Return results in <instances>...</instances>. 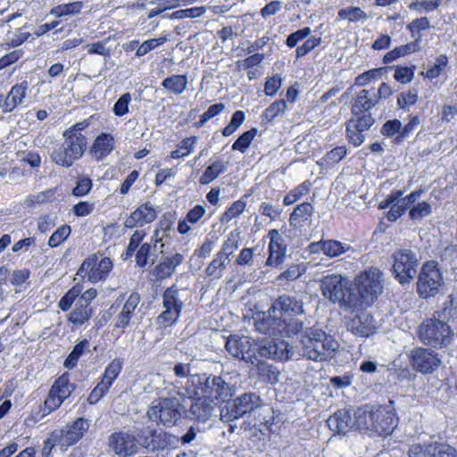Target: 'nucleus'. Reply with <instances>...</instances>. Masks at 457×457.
Segmentation results:
<instances>
[{
  "mask_svg": "<svg viewBox=\"0 0 457 457\" xmlns=\"http://www.w3.org/2000/svg\"><path fill=\"white\" fill-rule=\"evenodd\" d=\"M75 389L73 384L70 383L68 376L59 377L50 388L48 396L45 401V406L49 411L58 409L65 399H67Z\"/></svg>",
  "mask_w": 457,
  "mask_h": 457,
  "instance_id": "6ab92c4d",
  "label": "nucleus"
},
{
  "mask_svg": "<svg viewBox=\"0 0 457 457\" xmlns=\"http://www.w3.org/2000/svg\"><path fill=\"white\" fill-rule=\"evenodd\" d=\"M253 365L256 367L258 377L262 382L270 384H275L278 382L279 371L272 364H270L265 361L259 360L257 355L256 361Z\"/></svg>",
  "mask_w": 457,
  "mask_h": 457,
  "instance_id": "72a5a7b5",
  "label": "nucleus"
},
{
  "mask_svg": "<svg viewBox=\"0 0 457 457\" xmlns=\"http://www.w3.org/2000/svg\"><path fill=\"white\" fill-rule=\"evenodd\" d=\"M114 148V138L111 134L101 133L95 139L91 147V154L97 160L105 158Z\"/></svg>",
  "mask_w": 457,
  "mask_h": 457,
  "instance_id": "c756f323",
  "label": "nucleus"
},
{
  "mask_svg": "<svg viewBox=\"0 0 457 457\" xmlns=\"http://www.w3.org/2000/svg\"><path fill=\"white\" fill-rule=\"evenodd\" d=\"M110 450L119 457H130L137 454L140 445L137 437L129 432L119 431L112 433L108 439Z\"/></svg>",
  "mask_w": 457,
  "mask_h": 457,
  "instance_id": "a211bd4d",
  "label": "nucleus"
},
{
  "mask_svg": "<svg viewBox=\"0 0 457 457\" xmlns=\"http://www.w3.org/2000/svg\"><path fill=\"white\" fill-rule=\"evenodd\" d=\"M303 313V303L294 296L284 295L274 301L268 314L254 318V327L264 335L294 337L303 329V322L295 317Z\"/></svg>",
  "mask_w": 457,
  "mask_h": 457,
  "instance_id": "f257e3e1",
  "label": "nucleus"
},
{
  "mask_svg": "<svg viewBox=\"0 0 457 457\" xmlns=\"http://www.w3.org/2000/svg\"><path fill=\"white\" fill-rule=\"evenodd\" d=\"M90 427V421L85 418H78L60 429L54 430L48 441L53 446L67 449L79 442Z\"/></svg>",
  "mask_w": 457,
  "mask_h": 457,
  "instance_id": "ddd939ff",
  "label": "nucleus"
},
{
  "mask_svg": "<svg viewBox=\"0 0 457 457\" xmlns=\"http://www.w3.org/2000/svg\"><path fill=\"white\" fill-rule=\"evenodd\" d=\"M82 3L74 2L65 4H60L52 10V14L61 17L63 15L77 14L81 11Z\"/></svg>",
  "mask_w": 457,
  "mask_h": 457,
  "instance_id": "6e6d98bb",
  "label": "nucleus"
},
{
  "mask_svg": "<svg viewBox=\"0 0 457 457\" xmlns=\"http://www.w3.org/2000/svg\"><path fill=\"white\" fill-rule=\"evenodd\" d=\"M246 202L241 198L234 202L223 214L224 220L229 221L237 218L245 209Z\"/></svg>",
  "mask_w": 457,
  "mask_h": 457,
  "instance_id": "680f3d73",
  "label": "nucleus"
},
{
  "mask_svg": "<svg viewBox=\"0 0 457 457\" xmlns=\"http://www.w3.org/2000/svg\"><path fill=\"white\" fill-rule=\"evenodd\" d=\"M270 238L269 244V257L266 261L268 266H278L284 261L286 255V246L283 245V238L277 229H271L269 232Z\"/></svg>",
  "mask_w": 457,
  "mask_h": 457,
  "instance_id": "a878e982",
  "label": "nucleus"
},
{
  "mask_svg": "<svg viewBox=\"0 0 457 457\" xmlns=\"http://www.w3.org/2000/svg\"><path fill=\"white\" fill-rule=\"evenodd\" d=\"M112 267V261L109 257L91 254L82 262L78 275L87 278L92 283H97L107 278Z\"/></svg>",
  "mask_w": 457,
  "mask_h": 457,
  "instance_id": "dca6fc26",
  "label": "nucleus"
},
{
  "mask_svg": "<svg viewBox=\"0 0 457 457\" xmlns=\"http://www.w3.org/2000/svg\"><path fill=\"white\" fill-rule=\"evenodd\" d=\"M361 132V129H359L355 127L354 123H347L346 124V137L349 143L353 144L354 146H359L365 140V136Z\"/></svg>",
  "mask_w": 457,
  "mask_h": 457,
  "instance_id": "4d7b16f0",
  "label": "nucleus"
},
{
  "mask_svg": "<svg viewBox=\"0 0 457 457\" xmlns=\"http://www.w3.org/2000/svg\"><path fill=\"white\" fill-rule=\"evenodd\" d=\"M160 228L154 231V235L151 237V243H160L165 238L170 239L169 231L170 229V222L169 220H161L159 223Z\"/></svg>",
  "mask_w": 457,
  "mask_h": 457,
  "instance_id": "e2e57ef3",
  "label": "nucleus"
},
{
  "mask_svg": "<svg viewBox=\"0 0 457 457\" xmlns=\"http://www.w3.org/2000/svg\"><path fill=\"white\" fill-rule=\"evenodd\" d=\"M443 285V274L437 263L433 261L425 262L419 273L417 280V293L422 298L436 295Z\"/></svg>",
  "mask_w": 457,
  "mask_h": 457,
  "instance_id": "4468645a",
  "label": "nucleus"
},
{
  "mask_svg": "<svg viewBox=\"0 0 457 457\" xmlns=\"http://www.w3.org/2000/svg\"><path fill=\"white\" fill-rule=\"evenodd\" d=\"M353 287L356 293L353 292L348 303L353 309L370 307L383 292V272L377 267H370L356 275Z\"/></svg>",
  "mask_w": 457,
  "mask_h": 457,
  "instance_id": "20e7f679",
  "label": "nucleus"
},
{
  "mask_svg": "<svg viewBox=\"0 0 457 457\" xmlns=\"http://www.w3.org/2000/svg\"><path fill=\"white\" fill-rule=\"evenodd\" d=\"M131 101V95L124 93L114 104L112 111L116 116H123L129 112V104Z\"/></svg>",
  "mask_w": 457,
  "mask_h": 457,
  "instance_id": "69168bd1",
  "label": "nucleus"
},
{
  "mask_svg": "<svg viewBox=\"0 0 457 457\" xmlns=\"http://www.w3.org/2000/svg\"><path fill=\"white\" fill-rule=\"evenodd\" d=\"M206 12L204 6H195L187 9H180L173 12L170 14V19L182 20L186 18H197L202 16Z\"/></svg>",
  "mask_w": 457,
  "mask_h": 457,
  "instance_id": "864d4df0",
  "label": "nucleus"
},
{
  "mask_svg": "<svg viewBox=\"0 0 457 457\" xmlns=\"http://www.w3.org/2000/svg\"><path fill=\"white\" fill-rule=\"evenodd\" d=\"M157 217L154 205L147 202L140 204L124 220V227L128 228H141L145 224L152 223Z\"/></svg>",
  "mask_w": 457,
  "mask_h": 457,
  "instance_id": "4be33fe9",
  "label": "nucleus"
},
{
  "mask_svg": "<svg viewBox=\"0 0 457 457\" xmlns=\"http://www.w3.org/2000/svg\"><path fill=\"white\" fill-rule=\"evenodd\" d=\"M175 395H169L153 401L146 412L148 419L156 425L166 428L175 426L182 417L184 409L182 401L185 400L177 398Z\"/></svg>",
  "mask_w": 457,
  "mask_h": 457,
  "instance_id": "423d86ee",
  "label": "nucleus"
},
{
  "mask_svg": "<svg viewBox=\"0 0 457 457\" xmlns=\"http://www.w3.org/2000/svg\"><path fill=\"white\" fill-rule=\"evenodd\" d=\"M348 252H354V249L350 244L337 239L323 238L309 244L304 249L305 254L311 255L323 253L330 259L340 257Z\"/></svg>",
  "mask_w": 457,
  "mask_h": 457,
  "instance_id": "f3484780",
  "label": "nucleus"
},
{
  "mask_svg": "<svg viewBox=\"0 0 457 457\" xmlns=\"http://www.w3.org/2000/svg\"><path fill=\"white\" fill-rule=\"evenodd\" d=\"M322 295L333 303H337L342 308L353 309L352 303L353 291L347 278L341 274L332 273L324 276L320 281Z\"/></svg>",
  "mask_w": 457,
  "mask_h": 457,
  "instance_id": "0eeeda50",
  "label": "nucleus"
},
{
  "mask_svg": "<svg viewBox=\"0 0 457 457\" xmlns=\"http://www.w3.org/2000/svg\"><path fill=\"white\" fill-rule=\"evenodd\" d=\"M287 109V104L284 100L273 102L262 114L263 120L272 121L278 115L284 113Z\"/></svg>",
  "mask_w": 457,
  "mask_h": 457,
  "instance_id": "8fccbe9b",
  "label": "nucleus"
},
{
  "mask_svg": "<svg viewBox=\"0 0 457 457\" xmlns=\"http://www.w3.org/2000/svg\"><path fill=\"white\" fill-rule=\"evenodd\" d=\"M431 212H432L431 205L428 202L423 201V202L418 203L417 204H414L411 208V210L409 212V216H410L411 220H420L424 217L430 215Z\"/></svg>",
  "mask_w": 457,
  "mask_h": 457,
  "instance_id": "5fc2aeb1",
  "label": "nucleus"
},
{
  "mask_svg": "<svg viewBox=\"0 0 457 457\" xmlns=\"http://www.w3.org/2000/svg\"><path fill=\"white\" fill-rule=\"evenodd\" d=\"M257 133L256 129H251L244 132L232 145V149L245 153L249 147Z\"/></svg>",
  "mask_w": 457,
  "mask_h": 457,
  "instance_id": "3c124183",
  "label": "nucleus"
},
{
  "mask_svg": "<svg viewBox=\"0 0 457 457\" xmlns=\"http://www.w3.org/2000/svg\"><path fill=\"white\" fill-rule=\"evenodd\" d=\"M71 232V228L69 225H62L50 236L48 245L52 248L59 246L69 237Z\"/></svg>",
  "mask_w": 457,
  "mask_h": 457,
  "instance_id": "de8ad7c7",
  "label": "nucleus"
},
{
  "mask_svg": "<svg viewBox=\"0 0 457 457\" xmlns=\"http://www.w3.org/2000/svg\"><path fill=\"white\" fill-rule=\"evenodd\" d=\"M228 261L229 260L225 259V257L216 253L214 258L205 269L206 275L214 279L220 278L224 274Z\"/></svg>",
  "mask_w": 457,
  "mask_h": 457,
  "instance_id": "4c0bfd02",
  "label": "nucleus"
},
{
  "mask_svg": "<svg viewBox=\"0 0 457 457\" xmlns=\"http://www.w3.org/2000/svg\"><path fill=\"white\" fill-rule=\"evenodd\" d=\"M311 183L304 181L289 191L284 197L283 204L285 205H291L300 200L303 196L307 195L310 191Z\"/></svg>",
  "mask_w": 457,
  "mask_h": 457,
  "instance_id": "79ce46f5",
  "label": "nucleus"
},
{
  "mask_svg": "<svg viewBox=\"0 0 457 457\" xmlns=\"http://www.w3.org/2000/svg\"><path fill=\"white\" fill-rule=\"evenodd\" d=\"M347 123H354L355 127L361 129V132L367 131L374 123V119L370 112L353 115Z\"/></svg>",
  "mask_w": 457,
  "mask_h": 457,
  "instance_id": "13d9d810",
  "label": "nucleus"
},
{
  "mask_svg": "<svg viewBox=\"0 0 457 457\" xmlns=\"http://www.w3.org/2000/svg\"><path fill=\"white\" fill-rule=\"evenodd\" d=\"M444 319L457 320V296L448 295L442 311Z\"/></svg>",
  "mask_w": 457,
  "mask_h": 457,
  "instance_id": "052dcab7",
  "label": "nucleus"
},
{
  "mask_svg": "<svg viewBox=\"0 0 457 457\" xmlns=\"http://www.w3.org/2000/svg\"><path fill=\"white\" fill-rule=\"evenodd\" d=\"M82 287L79 285H76L71 287L59 301V308L63 312L69 310L72 303L78 300L77 298L80 295Z\"/></svg>",
  "mask_w": 457,
  "mask_h": 457,
  "instance_id": "09e8293b",
  "label": "nucleus"
},
{
  "mask_svg": "<svg viewBox=\"0 0 457 457\" xmlns=\"http://www.w3.org/2000/svg\"><path fill=\"white\" fill-rule=\"evenodd\" d=\"M372 435L385 436L396 427L395 413L389 407H373Z\"/></svg>",
  "mask_w": 457,
  "mask_h": 457,
  "instance_id": "aec40b11",
  "label": "nucleus"
},
{
  "mask_svg": "<svg viewBox=\"0 0 457 457\" xmlns=\"http://www.w3.org/2000/svg\"><path fill=\"white\" fill-rule=\"evenodd\" d=\"M53 195H54V194L50 190L39 192L36 195H29L26 198L24 204L28 207L32 208V207H35L37 204H41L50 201V199L53 197Z\"/></svg>",
  "mask_w": 457,
  "mask_h": 457,
  "instance_id": "0e129e2a",
  "label": "nucleus"
},
{
  "mask_svg": "<svg viewBox=\"0 0 457 457\" xmlns=\"http://www.w3.org/2000/svg\"><path fill=\"white\" fill-rule=\"evenodd\" d=\"M93 315L91 306L76 302L75 308L69 313L68 320L75 326H81L90 320Z\"/></svg>",
  "mask_w": 457,
  "mask_h": 457,
  "instance_id": "f704fd0d",
  "label": "nucleus"
},
{
  "mask_svg": "<svg viewBox=\"0 0 457 457\" xmlns=\"http://www.w3.org/2000/svg\"><path fill=\"white\" fill-rule=\"evenodd\" d=\"M392 272L401 284H410L417 274L419 259L417 253L408 248H400L392 254Z\"/></svg>",
  "mask_w": 457,
  "mask_h": 457,
  "instance_id": "9d476101",
  "label": "nucleus"
},
{
  "mask_svg": "<svg viewBox=\"0 0 457 457\" xmlns=\"http://www.w3.org/2000/svg\"><path fill=\"white\" fill-rule=\"evenodd\" d=\"M196 397L202 396L211 401H228L235 394V386L220 376L201 374Z\"/></svg>",
  "mask_w": 457,
  "mask_h": 457,
  "instance_id": "9b49d317",
  "label": "nucleus"
},
{
  "mask_svg": "<svg viewBox=\"0 0 457 457\" xmlns=\"http://www.w3.org/2000/svg\"><path fill=\"white\" fill-rule=\"evenodd\" d=\"M373 408H359L353 412L354 429L372 435Z\"/></svg>",
  "mask_w": 457,
  "mask_h": 457,
  "instance_id": "473e14b6",
  "label": "nucleus"
},
{
  "mask_svg": "<svg viewBox=\"0 0 457 457\" xmlns=\"http://www.w3.org/2000/svg\"><path fill=\"white\" fill-rule=\"evenodd\" d=\"M453 332L449 325L439 319H428L419 327L420 341L432 347L448 345L452 341Z\"/></svg>",
  "mask_w": 457,
  "mask_h": 457,
  "instance_id": "1a4fd4ad",
  "label": "nucleus"
},
{
  "mask_svg": "<svg viewBox=\"0 0 457 457\" xmlns=\"http://www.w3.org/2000/svg\"><path fill=\"white\" fill-rule=\"evenodd\" d=\"M262 404V400L255 393H244L235 398L232 403L220 409V417L223 422H232L245 414L251 413Z\"/></svg>",
  "mask_w": 457,
  "mask_h": 457,
  "instance_id": "f8f14e48",
  "label": "nucleus"
},
{
  "mask_svg": "<svg viewBox=\"0 0 457 457\" xmlns=\"http://www.w3.org/2000/svg\"><path fill=\"white\" fill-rule=\"evenodd\" d=\"M346 154L347 150L345 146H337L328 152L326 155L323 157V161L328 165L337 163Z\"/></svg>",
  "mask_w": 457,
  "mask_h": 457,
  "instance_id": "338daca9",
  "label": "nucleus"
},
{
  "mask_svg": "<svg viewBox=\"0 0 457 457\" xmlns=\"http://www.w3.org/2000/svg\"><path fill=\"white\" fill-rule=\"evenodd\" d=\"M377 103L378 96L374 89L361 90L356 96L352 106L353 115H360L361 113L369 112V111L373 108Z\"/></svg>",
  "mask_w": 457,
  "mask_h": 457,
  "instance_id": "cd10ccee",
  "label": "nucleus"
},
{
  "mask_svg": "<svg viewBox=\"0 0 457 457\" xmlns=\"http://www.w3.org/2000/svg\"><path fill=\"white\" fill-rule=\"evenodd\" d=\"M111 37H106L103 40L87 44L85 47L87 49V53L90 54H100L103 56H110L111 54V46H109V42Z\"/></svg>",
  "mask_w": 457,
  "mask_h": 457,
  "instance_id": "603ef678",
  "label": "nucleus"
},
{
  "mask_svg": "<svg viewBox=\"0 0 457 457\" xmlns=\"http://www.w3.org/2000/svg\"><path fill=\"white\" fill-rule=\"evenodd\" d=\"M175 379L167 387L168 395H176L182 399L196 398L197 389L201 384L200 374H191L190 364L178 362L173 367Z\"/></svg>",
  "mask_w": 457,
  "mask_h": 457,
  "instance_id": "6e6552de",
  "label": "nucleus"
},
{
  "mask_svg": "<svg viewBox=\"0 0 457 457\" xmlns=\"http://www.w3.org/2000/svg\"><path fill=\"white\" fill-rule=\"evenodd\" d=\"M314 212V207L310 203H303L298 204L290 214L289 225L294 228H301L303 226Z\"/></svg>",
  "mask_w": 457,
  "mask_h": 457,
  "instance_id": "2f4dec72",
  "label": "nucleus"
},
{
  "mask_svg": "<svg viewBox=\"0 0 457 457\" xmlns=\"http://www.w3.org/2000/svg\"><path fill=\"white\" fill-rule=\"evenodd\" d=\"M346 328L353 334L366 337L375 333L377 326L372 315L360 312L346 322Z\"/></svg>",
  "mask_w": 457,
  "mask_h": 457,
  "instance_id": "5701e85b",
  "label": "nucleus"
},
{
  "mask_svg": "<svg viewBox=\"0 0 457 457\" xmlns=\"http://www.w3.org/2000/svg\"><path fill=\"white\" fill-rule=\"evenodd\" d=\"M165 42H167V37L165 36L157 38L147 39L139 45V46L137 48L136 56L142 57L151 51L156 49L158 46L163 45Z\"/></svg>",
  "mask_w": 457,
  "mask_h": 457,
  "instance_id": "49530a36",
  "label": "nucleus"
},
{
  "mask_svg": "<svg viewBox=\"0 0 457 457\" xmlns=\"http://www.w3.org/2000/svg\"><path fill=\"white\" fill-rule=\"evenodd\" d=\"M89 124L88 120H84L63 131V142L56 145L50 155L55 164L70 168L84 155L87 147V138L82 131L88 128Z\"/></svg>",
  "mask_w": 457,
  "mask_h": 457,
  "instance_id": "7ed1b4c3",
  "label": "nucleus"
},
{
  "mask_svg": "<svg viewBox=\"0 0 457 457\" xmlns=\"http://www.w3.org/2000/svg\"><path fill=\"white\" fill-rule=\"evenodd\" d=\"M123 367V361L121 359L112 360L105 368L101 380L107 383L111 386L115 379L119 377Z\"/></svg>",
  "mask_w": 457,
  "mask_h": 457,
  "instance_id": "58836bf2",
  "label": "nucleus"
},
{
  "mask_svg": "<svg viewBox=\"0 0 457 457\" xmlns=\"http://www.w3.org/2000/svg\"><path fill=\"white\" fill-rule=\"evenodd\" d=\"M28 89V81H22L21 83L15 84L12 87L8 94L6 96H4L5 104L4 113L12 112L19 104H21L23 103Z\"/></svg>",
  "mask_w": 457,
  "mask_h": 457,
  "instance_id": "c85d7f7f",
  "label": "nucleus"
},
{
  "mask_svg": "<svg viewBox=\"0 0 457 457\" xmlns=\"http://www.w3.org/2000/svg\"><path fill=\"white\" fill-rule=\"evenodd\" d=\"M431 457H457L455 448L444 442L430 443Z\"/></svg>",
  "mask_w": 457,
  "mask_h": 457,
  "instance_id": "c03bdc74",
  "label": "nucleus"
},
{
  "mask_svg": "<svg viewBox=\"0 0 457 457\" xmlns=\"http://www.w3.org/2000/svg\"><path fill=\"white\" fill-rule=\"evenodd\" d=\"M430 443L429 444H413L410 445L408 450L409 457H431Z\"/></svg>",
  "mask_w": 457,
  "mask_h": 457,
  "instance_id": "774afa93",
  "label": "nucleus"
},
{
  "mask_svg": "<svg viewBox=\"0 0 457 457\" xmlns=\"http://www.w3.org/2000/svg\"><path fill=\"white\" fill-rule=\"evenodd\" d=\"M197 398L198 399L191 404L188 410V417L197 421L205 422L211 418L213 408L212 404L207 402L208 399L202 396Z\"/></svg>",
  "mask_w": 457,
  "mask_h": 457,
  "instance_id": "7c9ffc66",
  "label": "nucleus"
},
{
  "mask_svg": "<svg viewBox=\"0 0 457 457\" xmlns=\"http://www.w3.org/2000/svg\"><path fill=\"white\" fill-rule=\"evenodd\" d=\"M227 352L233 357L254 364L256 356L275 361H287L294 355V350L285 340L271 339L256 343L248 337L231 335L225 345Z\"/></svg>",
  "mask_w": 457,
  "mask_h": 457,
  "instance_id": "f03ea898",
  "label": "nucleus"
},
{
  "mask_svg": "<svg viewBox=\"0 0 457 457\" xmlns=\"http://www.w3.org/2000/svg\"><path fill=\"white\" fill-rule=\"evenodd\" d=\"M226 169V163L222 160H217L205 169L199 178V182L202 185L209 184L224 172Z\"/></svg>",
  "mask_w": 457,
  "mask_h": 457,
  "instance_id": "e433bc0d",
  "label": "nucleus"
},
{
  "mask_svg": "<svg viewBox=\"0 0 457 457\" xmlns=\"http://www.w3.org/2000/svg\"><path fill=\"white\" fill-rule=\"evenodd\" d=\"M141 297L138 293L133 292L127 298L121 311L114 319V328H120L123 332L124 328L129 325L132 315L134 314Z\"/></svg>",
  "mask_w": 457,
  "mask_h": 457,
  "instance_id": "bb28decb",
  "label": "nucleus"
},
{
  "mask_svg": "<svg viewBox=\"0 0 457 457\" xmlns=\"http://www.w3.org/2000/svg\"><path fill=\"white\" fill-rule=\"evenodd\" d=\"M329 429L337 434H346L354 430L353 413L351 410L341 409L331 415L327 420Z\"/></svg>",
  "mask_w": 457,
  "mask_h": 457,
  "instance_id": "393cba45",
  "label": "nucleus"
},
{
  "mask_svg": "<svg viewBox=\"0 0 457 457\" xmlns=\"http://www.w3.org/2000/svg\"><path fill=\"white\" fill-rule=\"evenodd\" d=\"M410 356L413 368L423 374L432 373L441 363L436 353L422 347L411 350Z\"/></svg>",
  "mask_w": 457,
  "mask_h": 457,
  "instance_id": "412c9836",
  "label": "nucleus"
},
{
  "mask_svg": "<svg viewBox=\"0 0 457 457\" xmlns=\"http://www.w3.org/2000/svg\"><path fill=\"white\" fill-rule=\"evenodd\" d=\"M187 83L186 75H172L164 79L162 86L175 95H181L187 89Z\"/></svg>",
  "mask_w": 457,
  "mask_h": 457,
  "instance_id": "c9c22d12",
  "label": "nucleus"
},
{
  "mask_svg": "<svg viewBox=\"0 0 457 457\" xmlns=\"http://www.w3.org/2000/svg\"><path fill=\"white\" fill-rule=\"evenodd\" d=\"M197 140L198 138L195 136L184 138L178 145L177 149L170 153V157L172 159H179L187 156L193 152Z\"/></svg>",
  "mask_w": 457,
  "mask_h": 457,
  "instance_id": "ea45409f",
  "label": "nucleus"
},
{
  "mask_svg": "<svg viewBox=\"0 0 457 457\" xmlns=\"http://www.w3.org/2000/svg\"><path fill=\"white\" fill-rule=\"evenodd\" d=\"M448 66V57L445 54H441L436 58L434 63L429 69L424 73V76L429 79L438 78Z\"/></svg>",
  "mask_w": 457,
  "mask_h": 457,
  "instance_id": "37998d69",
  "label": "nucleus"
},
{
  "mask_svg": "<svg viewBox=\"0 0 457 457\" xmlns=\"http://www.w3.org/2000/svg\"><path fill=\"white\" fill-rule=\"evenodd\" d=\"M162 307L157 320L163 327L172 325L180 316L184 303L180 297V290L176 285L168 287L162 294Z\"/></svg>",
  "mask_w": 457,
  "mask_h": 457,
  "instance_id": "2eb2a0df",
  "label": "nucleus"
},
{
  "mask_svg": "<svg viewBox=\"0 0 457 457\" xmlns=\"http://www.w3.org/2000/svg\"><path fill=\"white\" fill-rule=\"evenodd\" d=\"M184 262V256L176 253L172 256H165L151 271L150 275L155 280L162 281L170 278L176 270V268Z\"/></svg>",
  "mask_w": 457,
  "mask_h": 457,
  "instance_id": "b1692460",
  "label": "nucleus"
},
{
  "mask_svg": "<svg viewBox=\"0 0 457 457\" xmlns=\"http://www.w3.org/2000/svg\"><path fill=\"white\" fill-rule=\"evenodd\" d=\"M238 240L232 234L223 242L220 251L217 252L220 255L229 260L230 255L238 248Z\"/></svg>",
  "mask_w": 457,
  "mask_h": 457,
  "instance_id": "bf43d9fd",
  "label": "nucleus"
},
{
  "mask_svg": "<svg viewBox=\"0 0 457 457\" xmlns=\"http://www.w3.org/2000/svg\"><path fill=\"white\" fill-rule=\"evenodd\" d=\"M367 14L360 7H346L339 10L337 18L341 20H347L350 22H355L367 19Z\"/></svg>",
  "mask_w": 457,
  "mask_h": 457,
  "instance_id": "a18cd8bd",
  "label": "nucleus"
},
{
  "mask_svg": "<svg viewBox=\"0 0 457 457\" xmlns=\"http://www.w3.org/2000/svg\"><path fill=\"white\" fill-rule=\"evenodd\" d=\"M89 347V342L87 339H83L79 342L72 349L67 359L64 361V367L67 369H72L77 365V362L80 356Z\"/></svg>",
  "mask_w": 457,
  "mask_h": 457,
  "instance_id": "a19ab883",
  "label": "nucleus"
},
{
  "mask_svg": "<svg viewBox=\"0 0 457 457\" xmlns=\"http://www.w3.org/2000/svg\"><path fill=\"white\" fill-rule=\"evenodd\" d=\"M338 347V342L320 328H310L302 335V354L309 360L325 361L332 358Z\"/></svg>",
  "mask_w": 457,
  "mask_h": 457,
  "instance_id": "39448f33",
  "label": "nucleus"
}]
</instances>
